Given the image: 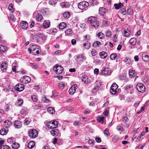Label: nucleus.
<instances>
[{
	"label": "nucleus",
	"mask_w": 149,
	"mask_h": 149,
	"mask_svg": "<svg viewBox=\"0 0 149 149\" xmlns=\"http://www.w3.org/2000/svg\"><path fill=\"white\" fill-rule=\"evenodd\" d=\"M60 5L62 8H68L70 6V3L67 2H62L60 3Z\"/></svg>",
	"instance_id": "nucleus-12"
},
{
	"label": "nucleus",
	"mask_w": 149,
	"mask_h": 149,
	"mask_svg": "<svg viewBox=\"0 0 149 149\" xmlns=\"http://www.w3.org/2000/svg\"><path fill=\"white\" fill-rule=\"evenodd\" d=\"M124 61L126 63V65L127 66L129 65L131 63V59L129 58H125L124 59Z\"/></svg>",
	"instance_id": "nucleus-31"
},
{
	"label": "nucleus",
	"mask_w": 149,
	"mask_h": 149,
	"mask_svg": "<svg viewBox=\"0 0 149 149\" xmlns=\"http://www.w3.org/2000/svg\"><path fill=\"white\" fill-rule=\"evenodd\" d=\"M111 73V71L109 68H104L102 70L101 74L102 75L108 76L110 75Z\"/></svg>",
	"instance_id": "nucleus-7"
},
{
	"label": "nucleus",
	"mask_w": 149,
	"mask_h": 149,
	"mask_svg": "<svg viewBox=\"0 0 149 149\" xmlns=\"http://www.w3.org/2000/svg\"><path fill=\"white\" fill-rule=\"evenodd\" d=\"M4 125L6 127H8L12 125L11 121L9 120H6L4 122Z\"/></svg>",
	"instance_id": "nucleus-28"
},
{
	"label": "nucleus",
	"mask_w": 149,
	"mask_h": 149,
	"mask_svg": "<svg viewBox=\"0 0 149 149\" xmlns=\"http://www.w3.org/2000/svg\"><path fill=\"white\" fill-rule=\"evenodd\" d=\"M104 117H99L97 118V121L100 123L102 124L104 123Z\"/></svg>",
	"instance_id": "nucleus-36"
},
{
	"label": "nucleus",
	"mask_w": 149,
	"mask_h": 149,
	"mask_svg": "<svg viewBox=\"0 0 149 149\" xmlns=\"http://www.w3.org/2000/svg\"><path fill=\"white\" fill-rule=\"evenodd\" d=\"M38 34L40 35V37L43 40H44L46 38L45 36L44 35L43 33H38Z\"/></svg>",
	"instance_id": "nucleus-50"
},
{
	"label": "nucleus",
	"mask_w": 149,
	"mask_h": 149,
	"mask_svg": "<svg viewBox=\"0 0 149 149\" xmlns=\"http://www.w3.org/2000/svg\"><path fill=\"white\" fill-rule=\"evenodd\" d=\"M100 55L101 58H105L107 56V54L105 52H102L100 53Z\"/></svg>",
	"instance_id": "nucleus-24"
},
{
	"label": "nucleus",
	"mask_w": 149,
	"mask_h": 149,
	"mask_svg": "<svg viewBox=\"0 0 149 149\" xmlns=\"http://www.w3.org/2000/svg\"><path fill=\"white\" fill-rule=\"evenodd\" d=\"M123 121L125 123H126L128 121L129 119L127 117H124L123 118Z\"/></svg>",
	"instance_id": "nucleus-61"
},
{
	"label": "nucleus",
	"mask_w": 149,
	"mask_h": 149,
	"mask_svg": "<svg viewBox=\"0 0 149 149\" xmlns=\"http://www.w3.org/2000/svg\"><path fill=\"white\" fill-rule=\"evenodd\" d=\"M52 123H53V125L56 126V128L58 126V122L56 120H53L52 121Z\"/></svg>",
	"instance_id": "nucleus-63"
},
{
	"label": "nucleus",
	"mask_w": 149,
	"mask_h": 149,
	"mask_svg": "<svg viewBox=\"0 0 149 149\" xmlns=\"http://www.w3.org/2000/svg\"><path fill=\"white\" fill-rule=\"evenodd\" d=\"M20 26L22 29L27 30L28 27V24L26 21H23L20 23Z\"/></svg>",
	"instance_id": "nucleus-10"
},
{
	"label": "nucleus",
	"mask_w": 149,
	"mask_h": 149,
	"mask_svg": "<svg viewBox=\"0 0 149 149\" xmlns=\"http://www.w3.org/2000/svg\"><path fill=\"white\" fill-rule=\"evenodd\" d=\"M123 6V4L121 3H120L118 4H114V6L115 7V8L117 10L119 9Z\"/></svg>",
	"instance_id": "nucleus-29"
},
{
	"label": "nucleus",
	"mask_w": 149,
	"mask_h": 149,
	"mask_svg": "<svg viewBox=\"0 0 149 149\" xmlns=\"http://www.w3.org/2000/svg\"><path fill=\"white\" fill-rule=\"evenodd\" d=\"M66 24L64 22H61L58 25V27L60 29H64L66 26Z\"/></svg>",
	"instance_id": "nucleus-25"
},
{
	"label": "nucleus",
	"mask_w": 149,
	"mask_h": 149,
	"mask_svg": "<svg viewBox=\"0 0 149 149\" xmlns=\"http://www.w3.org/2000/svg\"><path fill=\"white\" fill-rule=\"evenodd\" d=\"M121 13L123 15H125L127 14V11L125 9H123L121 10Z\"/></svg>",
	"instance_id": "nucleus-64"
},
{
	"label": "nucleus",
	"mask_w": 149,
	"mask_h": 149,
	"mask_svg": "<svg viewBox=\"0 0 149 149\" xmlns=\"http://www.w3.org/2000/svg\"><path fill=\"white\" fill-rule=\"evenodd\" d=\"M6 48V47L5 46L0 45V52L1 53L4 52H5Z\"/></svg>",
	"instance_id": "nucleus-41"
},
{
	"label": "nucleus",
	"mask_w": 149,
	"mask_h": 149,
	"mask_svg": "<svg viewBox=\"0 0 149 149\" xmlns=\"http://www.w3.org/2000/svg\"><path fill=\"white\" fill-rule=\"evenodd\" d=\"M127 14L129 15H132V10L131 8H129L127 10Z\"/></svg>",
	"instance_id": "nucleus-58"
},
{
	"label": "nucleus",
	"mask_w": 149,
	"mask_h": 149,
	"mask_svg": "<svg viewBox=\"0 0 149 149\" xmlns=\"http://www.w3.org/2000/svg\"><path fill=\"white\" fill-rule=\"evenodd\" d=\"M51 133L53 136H60L61 135L60 132L56 129L52 130L51 131Z\"/></svg>",
	"instance_id": "nucleus-9"
},
{
	"label": "nucleus",
	"mask_w": 149,
	"mask_h": 149,
	"mask_svg": "<svg viewBox=\"0 0 149 149\" xmlns=\"http://www.w3.org/2000/svg\"><path fill=\"white\" fill-rule=\"evenodd\" d=\"M117 56V55L115 54H113L111 55L110 56V58L112 60H115L116 57Z\"/></svg>",
	"instance_id": "nucleus-51"
},
{
	"label": "nucleus",
	"mask_w": 149,
	"mask_h": 149,
	"mask_svg": "<svg viewBox=\"0 0 149 149\" xmlns=\"http://www.w3.org/2000/svg\"><path fill=\"white\" fill-rule=\"evenodd\" d=\"M81 81H84L85 83H87L88 82V78L87 76L83 75L81 78Z\"/></svg>",
	"instance_id": "nucleus-19"
},
{
	"label": "nucleus",
	"mask_w": 149,
	"mask_h": 149,
	"mask_svg": "<svg viewBox=\"0 0 149 149\" xmlns=\"http://www.w3.org/2000/svg\"><path fill=\"white\" fill-rule=\"evenodd\" d=\"M47 126L49 128L54 129L56 128V126L53 125V123H52V121H50L47 124Z\"/></svg>",
	"instance_id": "nucleus-21"
},
{
	"label": "nucleus",
	"mask_w": 149,
	"mask_h": 149,
	"mask_svg": "<svg viewBox=\"0 0 149 149\" xmlns=\"http://www.w3.org/2000/svg\"><path fill=\"white\" fill-rule=\"evenodd\" d=\"M106 36L108 37H110L111 36V31L107 30L106 32L105 33Z\"/></svg>",
	"instance_id": "nucleus-55"
},
{
	"label": "nucleus",
	"mask_w": 149,
	"mask_h": 149,
	"mask_svg": "<svg viewBox=\"0 0 149 149\" xmlns=\"http://www.w3.org/2000/svg\"><path fill=\"white\" fill-rule=\"evenodd\" d=\"M42 16L40 14H38L36 16V19L38 21H41L42 19Z\"/></svg>",
	"instance_id": "nucleus-38"
},
{
	"label": "nucleus",
	"mask_w": 149,
	"mask_h": 149,
	"mask_svg": "<svg viewBox=\"0 0 149 149\" xmlns=\"http://www.w3.org/2000/svg\"><path fill=\"white\" fill-rule=\"evenodd\" d=\"M118 85L116 84H113L111 85V88H113V89H115V90H118Z\"/></svg>",
	"instance_id": "nucleus-56"
},
{
	"label": "nucleus",
	"mask_w": 149,
	"mask_h": 149,
	"mask_svg": "<svg viewBox=\"0 0 149 149\" xmlns=\"http://www.w3.org/2000/svg\"><path fill=\"white\" fill-rule=\"evenodd\" d=\"M79 19L77 16L73 17L71 19V21L73 23H77L79 21Z\"/></svg>",
	"instance_id": "nucleus-26"
},
{
	"label": "nucleus",
	"mask_w": 149,
	"mask_h": 149,
	"mask_svg": "<svg viewBox=\"0 0 149 149\" xmlns=\"http://www.w3.org/2000/svg\"><path fill=\"white\" fill-rule=\"evenodd\" d=\"M6 131L4 129H1L0 131V134L1 135H3L6 134Z\"/></svg>",
	"instance_id": "nucleus-52"
},
{
	"label": "nucleus",
	"mask_w": 149,
	"mask_h": 149,
	"mask_svg": "<svg viewBox=\"0 0 149 149\" xmlns=\"http://www.w3.org/2000/svg\"><path fill=\"white\" fill-rule=\"evenodd\" d=\"M104 133L106 136H109V130L108 128H106L105 130L104 131Z\"/></svg>",
	"instance_id": "nucleus-49"
},
{
	"label": "nucleus",
	"mask_w": 149,
	"mask_h": 149,
	"mask_svg": "<svg viewBox=\"0 0 149 149\" xmlns=\"http://www.w3.org/2000/svg\"><path fill=\"white\" fill-rule=\"evenodd\" d=\"M106 11L105 9L103 7L100 8L99 9V14L102 16H104Z\"/></svg>",
	"instance_id": "nucleus-17"
},
{
	"label": "nucleus",
	"mask_w": 149,
	"mask_h": 149,
	"mask_svg": "<svg viewBox=\"0 0 149 149\" xmlns=\"http://www.w3.org/2000/svg\"><path fill=\"white\" fill-rule=\"evenodd\" d=\"M13 4L12 3H11L10 4L9 6L8 7V9L10 10V11L12 12L13 13L14 12V10L13 7Z\"/></svg>",
	"instance_id": "nucleus-45"
},
{
	"label": "nucleus",
	"mask_w": 149,
	"mask_h": 149,
	"mask_svg": "<svg viewBox=\"0 0 149 149\" xmlns=\"http://www.w3.org/2000/svg\"><path fill=\"white\" fill-rule=\"evenodd\" d=\"M32 100L34 102H37L38 101V98L37 96L34 95H31Z\"/></svg>",
	"instance_id": "nucleus-40"
},
{
	"label": "nucleus",
	"mask_w": 149,
	"mask_h": 149,
	"mask_svg": "<svg viewBox=\"0 0 149 149\" xmlns=\"http://www.w3.org/2000/svg\"><path fill=\"white\" fill-rule=\"evenodd\" d=\"M49 4L53 5L56 3V0H49Z\"/></svg>",
	"instance_id": "nucleus-47"
},
{
	"label": "nucleus",
	"mask_w": 149,
	"mask_h": 149,
	"mask_svg": "<svg viewBox=\"0 0 149 149\" xmlns=\"http://www.w3.org/2000/svg\"><path fill=\"white\" fill-rule=\"evenodd\" d=\"M30 138H35L38 135V132L36 129H31L28 132Z\"/></svg>",
	"instance_id": "nucleus-2"
},
{
	"label": "nucleus",
	"mask_w": 149,
	"mask_h": 149,
	"mask_svg": "<svg viewBox=\"0 0 149 149\" xmlns=\"http://www.w3.org/2000/svg\"><path fill=\"white\" fill-rule=\"evenodd\" d=\"M91 53L93 56H95L96 54V50L94 49H93L91 50Z\"/></svg>",
	"instance_id": "nucleus-60"
},
{
	"label": "nucleus",
	"mask_w": 149,
	"mask_h": 149,
	"mask_svg": "<svg viewBox=\"0 0 149 149\" xmlns=\"http://www.w3.org/2000/svg\"><path fill=\"white\" fill-rule=\"evenodd\" d=\"M90 42L89 41H87L84 44V48L86 49H88L90 47Z\"/></svg>",
	"instance_id": "nucleus-20"
},
{
	"label": "nucleus",
	"mask_w": 149,
	"mask_h": 149,
	"mask_svg": "<svg viewBox=\"0 0 149 149\" xmlns=\"http://www.w3.org/2000/svg\"><path fill=\"white\" fill-rule=\"evenodd\" d=\"M58 86L59 88L61 89H63L65 87V83L63 82H60L58 85Z\"/></svg>",
	"instance_id": "nucleus-35"
},
{
	"label": "nucleus",
	"mask_w": 149,
	"mask_h": 149,
	"mask_svg": "<svg viewBox=\"0 0 149 149\" xmlns=\"http://www.w3.org/2000/svg\"><path fill=\"white\" fill-rule=\"evenodd\" d=\"M75 91L73 89V87H71L69 90V92L70 94H72L75 92Z\"/></svg>",
	"instance_id": "nucleus-54"
},
{
	"label": "nucleus",
	"mask_w": 149,
	"mask_h": 149,
	"mask_svg": "<svg viewBox=\"0 0 149 149\" xmlns=\"http://www.w3.org/2000/svg\"><path fill=\"white\" fill-rule=\"evenodd\" d=\"M19 146V144L17 143L14 142L12 145V147L14 149H17L18 148Z\"/></svg>",
	"instance_id": "nucleus-32"
},
{
	"label": "nucleus",
	"mask_w": 149,
	"mask_h": 149,
	"mask_svg": "<svg viewBox=\"0 0 149 149\" xmlns=\"http://www.w3.org/2000/svg\"><path fill=\"white\" fill-rule=\"evenodd\" d=\"M14 125L16 128H19L22 127V123L19 120H15L14 122Z\"/></svg>",
	"instance_id": "nucleus-11"
},
{
	"label": "nucleus",
	"mask_w": 149,
	"mask_h": 149,
	"mask_svg": "<svg viewBox=\"0 0 149 149\" xmlns=\"http://www.w3.org/2000/svg\"><path fill=\"white\" fill-rule=\"evenodd\" d=\"M63 67L57 65L54 66L53 67L54 70L57 74L61 73L63 72Z\"/></svg>",
	"instance_id": "nucleus-6"
},
{
	"label": "nucleus",
	"mask_w": 149,
	"mask_h": 149,
	"mask_svg": "<svg viewBox=\"0 0 149 149\" xmlns=\"http://www.w3.org/2000/svg\"><path fill=\"white\" fill-rule=\"evenodd\" d=\"M136 88L139 92L143 93L145 91V86L142 83L137 84L136 86Z\"/></svg>",
	"instance_id": "nucleus-5"
},
{
	"label": "nucleus",
	"mask_w": 149,
	"mask_h": 149,
	"mask_svg": "<svg viewBox=\"0 0 149 149\" xmlns=\"http://www.w3.org/2000/svg\"><path fill=\"white\" fill-rule=\"evenodd\" d=\"M97 36V37L100 39H102L104 36V34L101 32L98 33Z\"/></svg>",
	"instance_id": "nucleus-37"
},
{
	"label": "nucleus",
	"mask_w": 149,
	"mask_h": 149,
	"mask_svg": "<svg viewBox=\"0 0 149 149\" xmlns=\"http://www.w3.org/2000/svg\"><path fill=\"white\" fill-rule=\"evenodd\" d=\"M7 141L8 143H9L10 144H13L15 141V139L13 137H11L8 138L7 139Z\"/></svg>",
	"instance_id": "nucleus-22"
},
{
	"label": "nucleus",
	"mask_w": 149,
	"mask_h": 149,
	"mask_svg": "<svg viewBox=\"0 0 149 149\" xmlns=\"http://www.w3.org/2000/svg\"><path fill=\"white\" fill-rule=\"evenodd\" d=\"M48 10L46 8H43L41 10V12L43 15H45L48 14Z\"/></svg>",
	"instance_id": "nucleus-39"
},
{
	"label": "nucleus",
	"mask_w": 149,
	"mask_h": 149,
	"mask_svg": "<svg viewBox=\"0 0 149 149\" xmlns=\"http://www.w3.org/2000/svg\"><path fill=\"white\" fill-rule=\"evenodd\" d=\"M32 51H35L36 49H38L37 46L35 45H32L31 47Z\"/></svg>",
	"instance_id": "nucleus-57"
},
{
	"label": "nucleus",
	"mask_w": 149,
	"mask_h": 149,
	"mask_svg": "<svg viewBox=\"0 0 149 149\" xmlns=\"http://www.w3.org/2000/svg\"><path fill=\"white\" fill-rule=\"evenodd\" d=\"M50 25V22L49 20H45L43 24V27L45 28H47Z\"/></svg>",
	"instance_id": "nucleus-16"
},
{
	"label": "nucleus",
	"mask_w": 149,
	"mask_h": 149,
	"mask_svg": "<svg viewBox=\"0 0 149 149\" xmlns=\"http://www.w3.org/2000/svg\"><path fill=\"white\" fill-rule=\"evenodd\" d=\"M42 101L44 102L48 103L49 102L48 99H47L46 97H44L42 99Z\"/></svg>",
	"instance_id": "nucleus-59"
},
{
	"label": "nucleus",
	"mask_w": 149,
	"mask_h": 149,
	"mask_svg": "<svg viewBox=\"0 0 149 149\" xmlns=\"http://www.w3.org/2000/svg\"><path fill=\"white\" fill-rule=\"evenodd\" d=\"M123 33L124 36L125 37H128L130 34V31L125 30L123 31Z\"/></svg>",
	"instance_id": "nucleus-34"
},
{
	"label": "nucleus",
	"mask_w": 149,
	"mask_h": 149,
	"mask_svg": "<svg viewBox=\"0 0 149 149\" xmlns=\"http://www.w3.org/2000/svg\"><path fill=\"white\" fill-rule=\"evenodd\" d=\"M47 110L49 113L51 114H54L55 112V109L51 107H49L47 108Z\"/></svg>",
	"instance_id": "nucleus-27"
},
{
	"label": "nucleus",
	"mask_w": 149,
	"mask_h": 149,
	"mask_svg": "<svg viewBox=\"0 0 149 149\" xmlns=\"http://www.w3.org/2000/svg\"><path fill=\"white\" fill-rule=\"evenodd\" d=\"M99 89V85L97 86H96L93 89L92 92L94 93H96L98 91Z\"/></svg>",
	"instance_id": "nucleus-46"
},
{
	"label": "nucleus",
	"mask_w": 149,
	"mask_h": 149,
	"mask_svg": "<svg viewBox=\"0 0 149 149\" xmlns=\"http://www.w3.org/2000/svg\"><path fill=\"white\" fill-rule=\"evenodd\" d=\"M125 89L127 91H128L130 90H131V91L130 92V93H132L133 91V86L130 85H127L125 86Z\"/></svg>",
	"instance_id": "nucleus-23"
},
{
	"label": "nucleus",
	"mask_w": 149,
	"mask_h": 149,
	"mask_svg": "<svg viewBox=\"0 0 149 149\" xmlns=\"http://www.w3.org/2000/svg\"><path fill=\"white\" fill-rule=\"evenodd\" d=\"M15 88L16 91L21 92L24 89V86L23 84H18L15 85Z\"/></svg>",
	"instance_id": "nucleus-8"
},
{
	"label": "nucleus",
	"mask_w": 149,
	"mask_h": 149,
	"mask_svg": "<svg viewBox=\"0 0 149 149\" xmlns=\"http://www.w3.org/2000/svg\"><path fill=\"white\" fill-rule=\"evenodd\" d=\"M70 15V14L68 12H65L63 14V16L65 18H68Z\"/></svg>",
	"instance_id": "nucleus-44"
},
{
	"label": "nucleus",
	"mask_w": 149,
	"mask_h": 149,
	"mask_svg": "<svg viewBox=\"0 0 149 149\" xmlns=\"http://www.w3.org/2000/svg\"><path fill=\"white\" fill-rule=\"evenodd\" d=\"M130 43L133 45H134L136 44V39L135 38H132L130 40Z\"/></svg>",
	"instance_id": "nucleus-30"
},
{
	"label": "nucleus",
	"mask_w": 149,
	"mask_h": 149,
	"mask_svg": "<svg viewBox=\"0 0 149 149\" xmlns=\"http://www.w3.org/2000/svg\"><path fill=\"white\" fill-rule=\"evenodd\" d=\"M31 78L29 76H25L23 77L22 81L25 84H27L30 82Z\"/></svg>",
	"instance_id": "nucleus-13"
},
{
	"label": "nucleus",
	"mask_w": 149,
	"mask_h": 149,
	"mask_svg": "<svg viewBox=\"0 0 149 149\" xmlns=\"http://www.w3.org/2000/svg\"><path fill=\"white\" fill-rule=\"evenodd\" d=\"M110 91L112 94H115L118 92V90H115V89L111 88Z\"/></svg>",
	"instance_id": "nucleus-42"
},
{
	"label": "nucleus",
	"mask_w": 149,
	"mask_h": 149,
	"mask_svg": "<svg viewBox=\"0 0 149 149\" xmlns=\"http://www.w3.org/2000/svg\"><path fill=\"white\" fill-rule=\"evenodd\" d=\"M0 65L1 70L4 72V71L6 69L7 66V63L6 62H3L1 64L0 63Z\"/></svg>",
	"instance_id": "nucleus-14"
},
{
	"label": "nucleus",
	"mask_w": 149,
	"mask_h": 149,
	"mask_svg": "<svg viewBox=\"0 0 149 149\" xmlns=\"http://www.w3.org/2000/svg\"><path fill=\"white\" fill-rule=\"evenodd\" d=\"M142 59L145 62H148L149 61V56L146 53H143L142 56Z\"/></svg>",
	"instance_id": "nucleus-15"
},
{
	"label": "nucleus",
	"mask_w": 149,
	"mask_h": 149,
	"mask_svg": "<svg viewBox=\"0 0 149 149\" xmlns=\"http://www.w3.org/2000/svg\"><path fill=\"white\" fill-rule=\"evenodd\" d=\"M23 101L22 100L19 99L17 101V104L19 106H20L23 103Z\"/></svg>",
	"instance_id": "nucleus-62"
},
{
	"label": "nucleus",
	"mask_w": 149,
	"mask_h": 149,
	"mask_svg": "<svg viewBox=\"0 0 149 149\" xmlns=\"http://www.w3.org/2000/svg\"><path fill=\"white\" fill-rule=\"evenodd\" d=\"M135 73V71L132 70H129V75L131 77H132L134 76Z\"/></svg>",
	"instance_id": "nucleus-53"
},
{
	"label": "nucleus",
	"mask_w": 149,
	"mask_h": 149,
	"mask_svg": "<svg viewBox=\"0 0 149 149\" xmlns=\"http://www.w3.org/2000/svg\"><path fill=\"white\" fill-rule=\"evenodd\" d=\"M35 145V142L33 141H31L28 144L27 146L29 148H32L34 147Z\"/></svg>",
	"instance_id": "nucleus-18"
},
{
	"label": "nucleus",
	"mask_w": 149,
	"mask_h": 149,
	"mask_svg": "<svg viewBox=\"0 0 149 149\" xmlns=\"http://www.w3.org/2000/svg\"><path fill=\"white\" fill-rule=\"evenodd\" d=\"M75 60L78 63H82L86 59V58L83 54L77 55L75 56Z\"/></svg>",
	"instance_id": "nucleus-3"
},
{
	"label": "nucleus",
	"mask_w": 149,
	"mask_h": 149,
	"mask_svg": "<svg viewBox=\"0 0 149 149\" xmlns=\"http://www.w3.org/2000/svg\"><path fill=\"white\" fill-rule=\"evenodd\" d=\"M65 32L66 34L69 35L72 33V31L71 29H69L66 30Z\"/></svg>",
	"instance_id": "nucleus-43"
},
{
	"label": "nucleus",
	"mask_w": 149,
	"mask_h": 149,
	"mask_svg": "<svg viewBox=\"0 0 149 149\" xmlns=\"http://www.w3.org/2000/svg\"><path fill=\"white\" fill-rule=\"evenodd\" d=\"M88 22L95 28L97 29L100 25L99 22L96 18L93 17H91L88 18Z\"/></svg>",
	"instance_id": "nucleus-1"
},
{
	"label": "nucleus",
	"mask_w": 149,
	"mask_h": 149,
	"mask_svg": "<svg viewBox=\"0 0 149 149\" xmlns=\"http://www.w3.org/2000/svg\"><path fill=\"white\" fill-rule=\"evenodd\" d=\"M89 6L88 2L85 1L81 2L78 4V8L81 10H83L87 8Z\"/></svg>",
	"instance_id": "nucleus-4"
},
{
	"label": "nucleus",
	"mask_w": 149,
	"mask_h": 149,
	"mask_svg": "<svg viewBox=\"0 0 149 149\" xmlns=\"http://www.w3.org/2000/svg\"><path fill=\"white\" fill-rule=\"evenodd\" d=\"M1 149H10V148L7 145H3L1 146Z\"/></svg>",
	"instance_id": "nucleus-48"
},
{
	"label": "nucleus",
	"mask_w": 149,
	"mask_h": 149,
	"mask_svg": "<svg viewBox=\"0 0 149 149\" xmlns=\"http://www.w3.org/2000/svg\"><path fill=\"white\" fill-rule=\"evenodd\" d=\"M101 45V43L100 42L97 41L93 43V46L94 47H99Z\"/></svg>",
	"instance_id": "nucleus-33"
}]
</instances>
